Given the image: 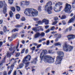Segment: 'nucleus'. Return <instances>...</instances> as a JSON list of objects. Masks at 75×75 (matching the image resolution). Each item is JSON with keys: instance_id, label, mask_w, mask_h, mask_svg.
Here are the masks:
<instances>
[{"instance_id": "f257e3e1", "label": "nucleus", "mask_w": 75, "mask_h": 75, "mask_svg": "<svg viewBox=\"0 0 75 75\" xmlns=\"http://www.w3.org/2000/svg\"><path fill=\"white\" fill-rule=\"evenodd\" d=\"M24 13L26 16H28V13L29 14L28 16H33V17H34L35 16H38V11L36 10L31 8L26 9Z\"/></svg>"}, {"instance_id": "f03ea898", "label": "nucleus", "mask_w": 75, "mask_h": 75, "mask_svg": "<svg viewBox=\"0 0 75 75\" xmlns=\"http://www.w3.org/2000/svg\"><path fill=\"white\" fill-rule=\"evenodd\" d=\"M30 59H31V56L30 55H28L25 57L23 59V64H21L19 66L20 68H23V67L24 66V64H25V68H26L30 65V62L28 61H30Z\"/></svg>"}, {"instance_id": "7ed1b4c3", "label": "nucleus", "mask_w": 75, "mask_h": 75, "mask_svg": "<svg viewBox=\"0 0 75 75\" xmlns=\"http://www.w3.org/2000/svg\"><path fill=\"white\" fill-rule=\"evenodd\" d=\"M57 53L59 55L57 57L56 60L55 64L56 65L60 64L61 63V61L63 59L64 57V52H62L58 51Z\"/></svg>"}, {"instance_id": "20e7f679", "label": "nucleus", "mask_w": 75, "mask_h": 75, "mask_svg": "<svg viewBox=\"0 0 75 75\" xmlns=\"http://www.w3.org/2000/svg\"><path fill=\"white\" fill-rule=\"evenodd\" d=\"M51 6H52V2L49 1L45 6V11L48 12V14H51L52 13L51 10H52V7Z\"/></svg>"}, {"instance_id": "39448f33", "label": "nucleus", "mask_w": 75, "mask_h": 75, "mask_svg": "<svg viewBox=\"0 0 75 75\" xmlns=\"http://www.w3.org/2000/svg\"><path fill=\"white\" fill-rule=\"evenodd\" d=\"M74 47L69 45H67V43L65 42L63 45L64 51L66 52H70L73 50Z\"/></svg>"}, {"instance_id": "423d86ee", "label": "nucleus", "mask_w": 75, "mask_h": 75, "mask_svg": "<svg viewBox=\"0 0 75 75\" xmlns=\"http://www.w3.org/2000/svg\"><path fill=\"white\" fill-rule=\"evenodd\" d=\"M44 61L45 62H47L49 63H53L54 62V59L49 55H46L44 56Z\"/></svg>"}, {"instance_id": "0eeeda50", "label": "nucleus", "mask_w": 75, "mask_h": 75, "mask_svg": "<svg viewBox=\"0 0 75 75\" xmlns=\"http://www.w3.org/2000/svg\"><path fill=\"white\" fill-rule=\"evenodd\" d=\"M4 5V8L3 10V12L4 13V14H6V11H7V8H6L7 7V4L5 1H4L3 2L2 1H0V8H1L3 7V6Z\"/></svg>"}, {"instance_id": "6e6552de", "label": "nucleus", "mask_w": 75, "mask_h": 75, "mask_svg": "<svg viewBox=\"0 0 75 75\" xmlns=\"http://www.w3.org/2000/svg\"><path fill=\"white\" fill-rule=\"evenodd\" d=\"M71 9V6L70 4L67 3L66 4V6L64 9V11L66 13H71V11H70Z\"/></svg>"}, {"instance_id": "1a4fd4ad", "label": "nucleus", "mask_w": 75, "mask_h": 75, "mask_svg": "<svg viewBox=\"0 0 75 75\" xmlns=\"http://www.w3.org/2000/svg\"><path fill=\"white\" fill-rule=\"evenodd\" d=\"M47 50H43L42 51L40 56V58L42 61V59H43V58L44 57V55L47 54Z\"/></svg>"}, {"instance_id": "9d476101", "label": "nucleus", "mask_w": 75, "mask_h": 75, "mask_svg": "<svg viewBox=\"0 0 75 75\" xmlns=\"http://www.w3.org/2000/svg\"><path fill=\"white\" fill-rule=\"evenodd\" d=\"M21 6L22 5H25L26 6H28L30 4V1H23L21 2Z\"/></svg>"}, {"instance_id": "9b49d317", "label": "nucleus", "mask_w": 75, "mask_h": 75, "mask_svg": "<svg viewBox=\"0 0 75 75\" xmlns=\"http://www.w3.org/2000/svg\"><path fill=\"white\" fill-rule=\"evenodd\" d=\"M67 38L69 41H70L71 40H73L75 38V35H70L67 36Z\"/></svg>"}, {"instance_id": "f8f14e48", "label": "nucleus", "mask_w": 75, "mask_h": 75, "mask_svg": "<svg viewBox=\"0 0 75 75\" xmlns=\"http://www.w3.org/2000/svg\"><path fill=\"white\" fill-rule=\"evenodd\" d=\"M6 56H5L4 59L2 60V63H1L0 64V70H2L4 69V67H2V66H3V63H4V62H5V59H6Z\"/></svg>"}, {"instance_id": "ddd939ff", "label": "nucleus", "mask_w": 75, "mask_h": 75, "mask_svg": "<svg viewBox=\"0 0 75 75\" xmlns=\"http://www.w3.org/2000/svg\"><path fill=\"white\" fill-rule=\"evenodd\" d=\"M62 8V6H59V10H57V8H56L55 7L54 8V9L55 12H59V11H61Z\"/></svg>"}, {"instance_id": "4468645a", "label": "nucleus", "mask_w": 75, "mask_h": 75, "mask_svg": "<svg viewBox=\"0 0 75 75\" xmlns=\"http://www.w3.org/2000/svg\"><path fill=\"white\" fill-rule=\"evenodd\" d=\"M13 67L14 65H11V67L10 70L8 72V75H10L11 74V72H12V71H13Z\"/></svg>"}, {"instance_id": "2eb2a0df", "label": "nucleus", "mask_w": 75, "mask_h": 75, "mask_svg": "<svg viewBox=\"0 0 75 75\" xmlns=\"http://www.w3.org/2000/svg\"><path fill=\"white\" fill-rule=\"evenodd\" d=\"M61 5H62V3L59 2L55 4V7H57L58 6H61Z\"/></svg>"}, {"instance_id": "dca6fc26", "label": "nucleus", "mask_w": 75, "mask_h": 75, "mask_svg": "<svg viewBox=\"0 0 75 75\" xmlns=\"http://www.w3.org/2000/svg\"><path fill=\"white\" fill-rule=\"evenodd\" d=\"M14 53V51L11 53L8 52L7 53V57H11V55H13Z\"/></svg>"}, {"instance_id": "f3484780", "label": "nucleus", "mask_w": 75, "mask_h": 75, "mask_svg": "<svg viewBox=\"0 0 75 75\" xmlns=\"http://www.w3.org/2000/svg\"><path fill=\"white\" fill-rule=\"evenodd\" d=\"M42 23H43V22H45V25H48V20H47L46 19H43L42 20Z\"/></svg>"}, {"instance_id": "a211bd4d", "label": "nucleus", "mask_w": 75, "mask_h": 75, "mask_svg": "<svg viewBox=\"0 0 75 75\" xmlns=\"http://www.w3.org/2000/svg\"><path fill=\"white\" fill-rule=\"evenodd\" d=\"M39 36H40V33L39 32H38L35 35L34 38H37L38 37H39Z\"/></svg>"}, {"instance_id": "6ab92c4d", "label": "nucleus", "mask_w": 75, "mask_h": 75, "mask_svg": "<svg viewBox=\"0 0 75 75\" xmlns=\"http://www.w3.org/2000/svg\"><path fill=\"white\" fill-rule=\"evenodd\" d=\"M54 37L57 38H60L61 37V35L59 34H57L54 35Z\"/></svg>"}, {"instance_id": "aec40b11", "label": "nucleus", "mask_w": 75, "mask_h": 75, "mask_svg": "<svg viewBox=\"0 0 75 75\" xmlns=\"http://www.w3.org/2000/svg\"><path fill=\"white\" fill-rule=\"evenodd\" d=\"M37 58L38 57H36L34 59H33V61L31 62L32 63H33V64H36V62L37 61H38Z\"/></svg>"}, {"instance_id": "412c9836", "label": "nucleus", "mask_w": 75, "mask_h": 75, "mask_svg": "<svg viewBox=\"0 0 75 75\" xmlns=\"http://www.w3.org/2000/svg\"><path fill=\"white\" fill-rule=\"evenodd\" d=\"M9 50L11 51H15V47H11L9 48Z\"/></svg>"}, {"instance_id": "4be33fe9", "label": "nucleus", "mask_w": 75, "mask_h": 75, "mask_svg": "<svg viewBox=\"0 0 75 75\" xmlns=\"http://www.w3.org/2000/svg\"><path fill=\"white\" fill-rule=\"evenodd\" d=\"M61 43L60 42L56 43H54V44L55 46H58V45H59V46H61Z\"/></svg>"}, {"instance_id": "5701e85b", "label": "nucleus", "mask_w": 75, "mask_h": 75, "mask_svg": "<svg viewBox=\"0 0 75 75\" xmlns=\"http://www.w3.org/2000/svg\"><path fill=\"white\" fill-rule=\"evenodd\" d=\"M38 31H40V30L42 31H44V29H43V28H42V27L39 26L38 27Z\"/></svg>"}, {"instance_id": "b1692460", "label": "nucleus", "mask_w": 75, "mask_h": 75, "mask_svg": "<svg viewBox=\"0 0 75 75\" xmlns=\"http://www.w3.org/2000/svg\"><path fill=\"white\" fill-rule=\"evenodd\" d=\"M24 24V23H21V25H18L16 26V27H21L23 26V25Z\"/></svg>"}, {"instance_id": "393cba45", "label": "nucleus", "mask_w": 75, "mask_h": 75, "mask_svg": "<svg viewBox=\"0 0 75 75\" xmlns=\"http://www.w3.org/2000/svg\"><path fill=\"white\" fill-rule=\"evenodd\" d=\"M16 19H19L20 18V15L18 14H16Z\"/></svg>"}, {"instance_id": "a878e982", "label": "nucleus", "mask_w": 75, "mask_h": 75, "mask_svg": "<svg viewBox=\"0 0 75 75\" xmlns=\"http://www.w3.org/2000/svg\"><path fill=\"white\" fill-rule=\"evenodd\" d=\"M9 14H10V16L11 18L13 17V12L12 11H10L9 12Z\"/></svg>"}, {"instance_id": "bb28decb", "label": "nucleus", "mask_w": 75, "mask_h": 75, "mask_svg": "<svg viewBox=\"0 0 75 75\" xmlns=\"http://www.w3.org/2000/svg\"><path fill=\"white\" fill-rule=\"evenodd\" d=\"M3 30L4 33H6L7 31V27L6 26L4 27Z\"/></svg>"}, {"instance_id": "cd10ccee", "label": "nucleus", "mask_w": 75, "mask_h": 75, "mask_svg": "<svg viewBox=\"0 0 75 75\" xmlns=\"http://www.w3.org/2000/svg\"><path fill=\"white\" fill-rule=\"evenodd\" d=\"M48 53L49 54H54V52H52V50H49L48 51Z\"/></svg>"}, {"instance_id": "c85d7f7f", "label": "nucleus", "mask_w": 75, "mask_h": 75, "mask_svg": "<svg viewBox=\"0 0 75 75\" xmlns=\"http://www.w3.org/2000/svg\"><path fill=\"white\" fill-rule=\"evenodd\" d=\"M16 10L18 11H20V7L18 6H16Z\"/></svg>"}, {"instance_id": "c756f323", "label": "nucleus", "mask_w": 75, "mask_h": 75, "mask_svg": "<svg viewBox=\"0 0 75 75\" xmlns=\"http://www.w3.org/2000/svg\"><path fill=\"white\" fill-rule=\"evenodd\" d=\"M9 4H12L13 3V0H8Z\"/></svg>"}, {"instance_id": "7c9ffc66", "label": "nucleus", "mask_w": 75, "mask_h": 75, "mask_svg": "<svg viewBox=\"0 0 75 75\" xmlns=\"http://www.w3.org/2000/svg\"><path fill=\"white\" fill-rule=\"evenodd\" d=\"M20 55V52L17 53L16 54V57H19Z\"/></svg>"}, {"instance_id": "2f4dec72", "label": "nucleus", "mask_w": 75, "mask_h": 75, "mask_svg": "<svg viewBox=\"0 0 75 75\" xmlns=\"http://www.w3.org/2000/svg\"><path fill=\"white\" fill-rule=\"evenodd\" d=\"M72 6L73 8H75V0L74 1V2L72 3Z\"/></svg>"}, {"instance_id": "473e14b6", "label": "nucleus", "mask_w": 75, "mask_h": 75, "mask_svg": "<svg viewBox=\"0 0 75 75\" xmlns=\"http://www.w3.org/2000/svg\"><path fill=\"white\" fill-rule=\"evenodd\" d=\"M40 35L41 36V37H44V36H45V33L44 32H42L41 34H40Z\"/></svg>"}, {"instance_id": "72a5a7b5", "label": "nucleus", "mask_w": 75, "mask_h": 75, "mask_svg": "<svg viewBox=\"0 0 75 75\" xmlns=\"http://www.w3.org/2000/svg\"><path fill=\"white\" fill-rule=\"evenodd\" d=\"M50 30H52V31H54V30H55V26H52V27L50 29Z\"/></svg>"}, {"instance_id": "f704fd0d", "label": "nucleus", "mask_w": 75, "mask_h": 75, "mask_svg": "<svg viewBox=\"0 0 75 75\" xmlns=\"http://www.w3.org/2000/svg\"><path fill=\"white\" fill-rule=\"evenodd\" d=\"M18 30L17 29H14L12 31V32H16V31H18Z\"/></svg>"}, {"instance_id": "c9c22d12", "label": "nucleus", "mask_w": 75, "mask_h": 75, "mask_svg": "<svg viewBox=\"0 0 75 75\" xmlns=\"http://www.w3.org/2000/svg\"><path fill=\"white\" fill-rule=\"evenodd\" d=\"M38 24H42L43 23L42 21H38Z\"/></svg>"}, {"instance_id": "e433bc0d", "label": "nucleus", "mask_w": 75, "mask_h": 75, "mask_svg": "<svg viewBox=\"0 0 75 75\" xmlns=\"http://www.w3.org/2000/svg\"><path fill=\"white\" fill-rule=\"evenodd\" d=\"M33 31H35V32H36V31H38V29L37 30V28L35 27V28H34L33 29Z\"/></svg>"}, {"instance_id": "4c0bfd02", "label": "nucleus", "mask_w": 75, "mask_h": 75, "mask_svg": "<svg viewBox=\"0 0 75 75\" xmlns=\"http://www.w3.org/2000/svg\"><path fill=\"white\" fill-rule=\"evenodd\" d=\"M35 49V47L34 46L32 48H30V49L32 50V51H34Z\"/></svg>"}, {"instance_id": "58836bf2", "label": "nucleus", "mask_w": 75, "mask_h": 75, "mask_svg": "<svg viewBox=\"0 0 75 75\" xmlns=\"http://www.w3.org/2000/svg\"><path fill=\"white\" fill-rule=\"evenodd\" d=\"M65 18H66L65 16H62L61 18H60L62 20H63V19H65Z\"/></svg>"}, {"instance_id": "ea45409f", "label": "nucleus", "mask_w": 75, "mask_h": 75, "mask_svg": "<svg viewBox=\"0 0 75 75\" xmlns=\"http://www.w3.org/2000/svg\"><path fill=\"white\" fill-rule=\"evenodd\" d=\"M11 9L13 11H15L16 9H15V8H14V7H11Z\"/></svg>"}, {"instance_id": "a19ab883", "label": "nucleus", "mask_w": 75, "mask_h": 75, "mask_svg": "<svg viewBox=\"0 0 75 75\" xmlns=\"http://www.w3.org/2000/svg\"><path fill=\"white\" fill-rule=\"evenodd\" d=\"M21 21H25V18L24 17H23L21 19Z\"/></svg>"}, {"instance_id": "79ce46f5", "label": "nucleus", "mask_w": 75, "mask_h": 75, "mask_svg": "<svg viewBox=\"0 0 75 75\" xmlns=\"http://www.w3.org/2000/svg\"><path fill=\"white\" fill-rule=\"evenodd\" d=\"M38 11H41V6H38Z\"/></svg>"}, {"instance_id": "37998d69", "label": "nucleus", "mask_w": 75, "mask_h": 75, "mask_svg": "<svg viewBox=\"0 0 75 75\" xmlns=\"http://www.w3.org/2000/svg\"><path fill=\"white\" fill-rule=\"evenodd\" d=\"M58 22L57 21H54L52 24V25H55V24H56L57 23V22Z\"/></svg>"}, {"instance_id": "c03bdc74", "label": "nucleus", "mask_w": 75, "mask_h": 75, "mask_svg": "<svg viewBox=\"0 0 75 75\" xmlns=\"http://www.w3.org/2000/svg\"><path fill=\"white\" fill-rule=\"evenodd\" d=\"M50 29H48L46 31L45 33H49V32H50Z\"/></svg>"}, {"instance_id": "a18cd8bd", "label": "nucleus", "mask_w": 75, "mask_h": 75, "mask_svg": "<svg viewBox=\"0 0 75 75\" xmlns=\"http://www.w3.org/2000/svg\"><path fill=\"white\" fill-rule=\"evenodd\" d=\"M50 44V40H47V43H46V45H48L49 44Z\"/></svg>"}, {"instance_id": "49530a36", "label": "nucleus", "mask_w": 75, "mask_h": 75, "mask_svg": "<svg viewBox=\"0 0 75 75\" xmlns=\"http://www.w3.org/2000/svg\"><path fill=\"white\" fill-rule=\"evenodd\" d=\"M8 40H10V41H13V39H12V38H11L10 37H8Z\"/></svg>"}, {"instance_id": "de8ad7c7", "label": "nucleus", "mask_w": 75, "mask_h": 75, "mask_svg": "<svg viewBox=\"0 0 75 75\" xmlns=\"http://www.w3.org/2000/svg\"><path fill=\"white\" fill-rule=\"evenodd\" d=\"M24 51H25V49H23L21 52V54H23L24 52Z\"/></svg>"}, {"instance_id": "09e8293b", "label": "nucleus", "mask_w": 75, "mask_h": 75, "mask_svg": "<svg viewBox=\"0 0 75 75\" xmlns=\"http://www.w3.org/2000/svg\"><path fill=\"white\" fill-rule=\"evenodd\" d=\"M41 45H42L41 44H40V45H38L37 47V48H40V47L41 46Z\"/></svg>"}, {"instance_id": "8fccbe9b", "label": "nucleus", "mask_w": 75, "mask_h": 75, "mask_svg": "<svg viewBox=\"0 0 75 75\" xmlns=\"http://www.w3.org/2000/svg\"><path fill=\"white\" fill-rule=\"evenodd\" d=\"M16 37V35L15 34H13V35H12V38H15V37Z\"/></svg>"}, {"instance_id": "3c124183", "label": "nucleus", "mask_w": 75, "mask_h": 75, "mask_svg": "<svg viewBox=\"0 0 75 75\" xmlns=\"http://www.w3.org/2000/svg\"><path fill=\"white\" fill-rule=\"evenodd\" d=\"M33 20H35V21H37L39 19L38 18H33Z\"/></svg>"}, {"instance_id": "603ef678", "label": "nucleus", "mask_w": 75, "mask_h": 75, "mask_svg": "<svg viewBox=\"0 0 75 75\" xmlns=\"http://www.w3.org/2000/svg\"><path fill=\"white\" fill-rule=\"evenodd\" d=\"M71 30H72V27L70 26V27H69V31H71Z\"/></svg>"}, {"instance_id": "864d4df0", "label": "nucleus", "mask_w": 75, "mask_h": 75, "mask_svg": "<svg viewBox=\"0 0 75 75\" xmlns=\"http://www.w3.org/2000/svg\"><path fill=\"white\" fill-rule=\"evenodd\" d=\"M33 45L35 46H37V45H38V44L36 43H33Z\"/></svg>"}, {"instance_id": "5fc2aeb1", "label": "nucleus", "mask_w": 75, "mask_h": 75, "mask_svg": "<svg viewBox=\"0 0 75 75\" xmlns=\"http://www.w3.org/2000/svg\"><path fill=\"white\" fill-rule=\"evenodd\" d=\"M4 75H7V71H4Z\"/></svg>"}, {"instance_id": "6e6d98bb", "label": "nucleus", "mask_w": 75, "mask_h": 75, "mask_svg": "<svg viewBox=\"0 0 75 75\" xmlns=\"http://www.w3.org/2000/svg\"><path fill=\"white\" fill-rule=\"evenodd\" d=\"M3 45V42H0V47H1V46Z\"/></svg>"}, {"instance_id": "4d7b16f0", "label": "nucleus", "mask_w": 75, "mask_h": 75, "mask_svg": "<svg viewBox=\"0 0 75 75\" xmlns=\"http://www.w3.org/2000/svg\"><path fill=\"white\" fill-rule=\"evenodd\" d=\"M3 21L2 20H0V24H1L3 23Z\"/></svg>"}, {"instance_id": "13d9d810", "label": "nucleus", "mask_w": 75, "mask_h": 75, "mask_svg": "<svg viewBox=\"0 0 75 75\" xmlns=\"http://www.w3.org/2000/svg\"><path fill=\"white\" fill-rule=\"evenodd\" d=\"M62 23H63V24L64 25H65L66 24V23H65V21H62Z\"/></svg>"}, {"instance_id": "bf43d9fd", "label": "nucleus", "mask_w": 75, "mask_h": 75, "mask_svg": "<svg viewBox=\"0 0 75 75\" xmlns=\"http://www.w3.org/2000/svg\"><path fill=\"white\" fill-rule=\"evenodd\" d=\"M18 71H19V73L20 74H21V75H23V73H22V72H21V71H20V70H18Z\"/></svg>"}, {"instance_id": "052dcab7", "label": "nucleus", "mask_w": 75, "mask_h": 75, "mask_svg": "<svg viewBox=\"0 0 75 75\" xmlns=\"http://www.w3.org/2000/svg\"><path fill=\"white\" fill-rule=\"evenodd\" d=\"M28 49H26V50L25 51V53L27 54V53H28Z\"/></svg>"}, {"instance_id": "680f3d73", "label": "nucleus", "mask_w": 75, "mask_h": 75, "mask_svg": "<svg viewBox=\"0 0 75 75\" xmlns=\"http://www.w3.org/2000/svg\"><path fill=\"white\" fill-rule=\"evenodd\" d=\"M49 27V25L46 26H45V28H46V29H47V28H48Z\"/></svg>"}, {"instance_id": "e2e57ef3", "label": "nucleus", "mask_w": 75, "mask_h": 75, "mask_svg": "<svg viewBox=\"0 0 75 75\" xmlns=\"http://www.w3.org/2000/svg\"><path fill=\"white\" fill-rule=\"evenodd\" d=\"M22 44H25V41H24V40H22Z\"/></svg>"}, {"instance_id": "0e129e2a", "label": "nucleus", "mask_w": 75, "mask_h": 75, "mask_svg": "<svg viewBox=\"0 0 75 75\" xmlns=\"http://www.w3.org/2000/svg\"><path fill=\"white\" fill-rule=\"evenodd\" d=\"M58 20V17H56L54 18V20Z\"/></svg>"}, {"instance_id": "69168bd1", "label": "nucleus", "mask_w": 75, "mask_h": 75, "mask_svg": "<svg viewBox=\"0 0 75 75\" xmlns=\"http://www.w3.org/2000/svg\"><path fill=\"white\" fill-rule=\"evenodd\" d=\"M0 34L1 35H3V34H4L3 32V31H1V32H0Z\"/></svg>"}, {"instance_id": "338daca9", "label": "nucleus", "mask_w": 75, "mask_h": 75, "mask_svg": "<svg viewBox=\"0 0 75 75\" xmlns=\"http://www.w3.org/2000/svg\"><path fill=\"white\" fill-rule=\"evenodd\" d=\"M40 3H43V2H44V0H41L40 1Z\"/></svg>"}, {"instance_id": "774afa93", "label": "nucleus", "mask_w": 75, "mask_h": 75, "mask_svg": "<svg viewBox=\"0 0 75 75\" xmlns=\"http://www.w3.org/2000/svg\"><path fill=\"white\" fill-rule=\"evenodd\" d=\"M13 75H16V71H15L14 72Z\"/></svg>"}]
</instances>
